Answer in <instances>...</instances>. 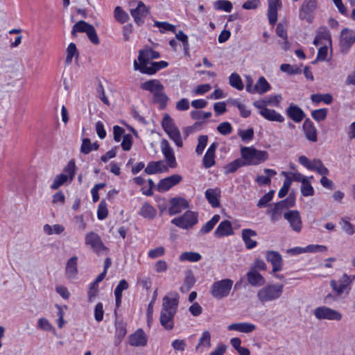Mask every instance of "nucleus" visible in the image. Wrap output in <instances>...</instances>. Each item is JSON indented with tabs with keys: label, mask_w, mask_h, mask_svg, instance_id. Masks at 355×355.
<instances>
[{
	"label": "nucleus",
	"mask_w": 355,
	"mask_h": 355,
	"mask_svg": "<svg viewBox=\"0 0 355 355\" xmlns=\"http://www.w3.org/2000/svg\"><path fill=\"white\" fill-rule=\"evenodd\" d=\"M182 179V176L178 174L165 178L159 181L157 186V189L159 192H165L179 184Z\"/></svg>",
	"instance_id": "obj_16"
},
{
	"label": "nucleus",
	"mask_w": 355,
	"mask_h": 355,
	"mask_svg": "<svg viewBox=\"0 0 355 355\" xmlns=\"http://www.w3.org/2000/svg\"><path fill=\"white\" fill-rule=\"evenodd\" d=\"M78 52L76 49V46L74 43H70L67 48V57L65 60V62L67 64H69L72 62V59L75 55L78 56Z\"/></svg>",
	"instance_id": "obj_51"
},
{
	"label": "nucleus",
	"mask_w": 355,
	"mask_h": 355,
	"mask_svg": "<svg viewBox=\"0 0 355 355\" xmlns=\"http://www.w3.org/2000/svg\"><path fill=\"white\" fill-rule=\"evenodd\" d=\"M282 99V96L280 94H277L275 96H269L266 100H259L256 101L255 102H263L266 103V107H267L268 105H278Z\"/></svg>",
	"instance_id": "obj_58"
},
{
	"label": "nucleus",
	"mask_w": 355,
	"mask_h": 355,
	"mask_svg": "<svg viewBox=\"0 0 355 355\" xmlns=\"http://www.w3.org/2000/svg\"><path fill=\"white\" fill-rule=\"evenodd\" d=\"M179 304V296L177 293H171V296H164L162 300L159 322L166 330H172L174 327V317L177 313Z\"/></svg>",
	"instance_id": "obj_1"
},
{
	"label": "nucleus",
	"mask_w": 355,
	"mask_h": 355,
	"mask_svg": "<svg viewBox=\"0 0 355 355\" xmlns=\"http://www.w3.org/2000/svg\"><path fill=\"white\" fill-rule=\"evenodd\" d=\"M115 336L118 340H119V342H121L127 334L126 324L122 320H116L115 322Z\"/></svg>",
	"instance_id": "obj_44"
},
{
	"label": "nucleus",
	"mask_w": 355,
	"mask_h": 355,
	"mask_svg": "<svg viewBox=\"0 0 355 355\" xmlns=\"http://www.w3.org/2000/svg\"><path fill=\"white\" fill-rule=\"evenodd\" d=\"M324 44H331V37L329 31L326 27H320L316 31V35L313 40L315 46Z\"/></svg>",
	"instance_id": "obj_21"
},
{
	"label": "nucleus",
	"mask_w": 355,
	"mask_h": 355,
	"mask_svg": "<svg viewBox=\"0 0 355 355\" xmlns=\"http://www.w3.org/2000/svg\"><path fill=\"white\" fill-rule=\"evenodd\" d=\"M300 191L303 196H312L314 194V189L311 184L310 180H307L300 187Z\"/></svg>",
	"instance_id": "obj_56"
},
{
	"label": "nucleus",
	"mask_w": 355,
	"mask_h": 355,
	"mask_svg": "<svg viewBox=\"0 0 355 355\" xmlns=\"http://www.w3.org/2000/svg\"><path fill=\"white\" fill-rule=\"evenodd\" d=\"M76 168L75 161L73 159H71L68 162L67 165L64 168V173H61L54 178L51 188L53 190L58 189L68 180L69 178L70 180H72L74 178Z\"/></svg>",
	"instance_id": "obj_4"
},
{
	"label": "nucleus",
	"mask_w": 355,
	"mask_h": 355,
	"mask_svg": "<svg viewBox=\"0 0 355 355\" xmlns=\"http://www.w3.org/2000/svg\"><path fill=\"white\" fill-rule=\"evenodd\" d=\"M78 257L74 256L70 258L67 263L65 274L67 278L73 279L78 274Z\"/></svg>",
	"instance_id": "obj_33"
},
{
	"label": "nucleus",
	"mask_w": 355,
	"mask_h": 355,
	"mask_svg": "<svg viewBox=\"0 0 355 355\" xmlns=\"http://www.w3.org/2000/svg\"><path fill=\"white\" fill-rule=\"evenodd\" d=\"M211 334L209 331H204L199 338L198 343L196 346V352H203L211 347Z\"/></svg>",
	"instance_id": "obj_27"
},
{
	"label": "nucleus",
	"mask_w": 355,
	"mask_h": 355,
	"mask_svg": "<svg viewBox=\"0 0 355 355\" xmlns=\"http://www.w3.org/2000/svg\"><path fill=\"white\" fill-rule=\"evenodd\" d=\"M242 239L248 249H252L257 245V242L252 237L257 236V232L251 229H243L241 232Z\"/></svg>",
	"instance_id": "obj_30"
},
{
	"label": "nucleus",
	"mask_w": 355,
	"mask_h": 355,
	"mask_svg": "<svg viewBox=\"0 0 355 355\" xmlns=\"http://www.w3.org/2000/svg\"><path fill=\"white\" fill-rule=\"evenodd\" d=\"M217 130L223 135H227L232 132V128L229 122H223L217 127Z\"/></svg>",
	"instance_id": "obj_64"
},
{
	"label": "nucleus",
	"mask_w": 355,
	"mask_h": 355,
	"mask_svg": "<svg viewBox=\"0 0 355 355\" xmlns=\"http://www.w3.org/2000/svg\"><path fill=\"white\" fill-rule=\"evenodd\" d=\"M342 230L348 235H353L355 232V226L352 224L347 217L342 218L340 221Z\"/></svg>",
	"instance_id": "obj_47"
},
{
	"label": "nucleus",
	"mask_w": 355,
	"mask_h": 355,
	"mask_svg": "<svg viewBox=\"0 0 355 355\" xmlns=\"http://www.w3.org/2000/svg\"><path fill=\"white\" fill-rule=\"evenodd\" d=\"M205 197L212 207H218L220 206L219 197L220 190L218 188L208 189L205 193Z\"/></svg>",
	"instance_id": "obj_31"
},
{
	"label": "nucleus",
	"mask_w": 355,
	"mask_h": 355,
	"mask_svg": "<svg viewBox=\"0 0 355 355\" xmlns=\"http://www.w3.org/2000/svg\"><path fill=\"white\" fill-rule=\"evenodd\" d=\"M215 154L206 152L203 157L202 163L206 168H209L215 164Z\"/></svg>",
	"instance_id": "obj_57"
},
{
	"label": "nucleus",
	"mask_w": 355,
	"mask_h": 355,
	"mask_svg": "<svg viewBox=\"0 0 355 355\" xmlns=\"http://www.w3.org/2000/svg\"><path fill=\"white\" fill-rule=\"evenodd\" d=\"M280 70L289 75L299 74L301 73L302 69L300 67L291 65L289 64H282L280 66Z\"/></svg>",
	"instance_id": "obj_50"
},
{
	"label": "nucleus",
	"mask_w": 355,
	"mask_h": 355,
	"mask_svg": "<svg viewBox=\"0 0 355 355\" xmlns=\"http://www.w3.org/2000/svg\"><path fill=\"white\" fill-rule=\"evenodd\" d=\"M284 207L282 206L279 202L275 204L274 207L268 210L267 214L270 215V218L272 222L279 220L282 216Z\"/></svg>",
	"instance_id": "obj_39"
},
{
	"label": "nucleus",
	"mask_w": 355,
	"mask_h": 355,
	"mask_svg": "<svg viewBox=\"0 0 355 355\" xmlns=\"http://www.w3.org/2000/svg\"><path fill=\"white\" fill-rule=\"evenodd\" d=\"M132 145V138L131 135L125 134L123 136V140L121 142V147L123 150L128 151L130 150Z\"/></svg>",
	"instance_id": "obj_63"
},
{
	"label": "nucleus",
	"mask_w": 355,
	"mask_h": 355,
	"mask_svg": "<svg viewBox=\"0 0 355 355\" xmlns=\"http://www.w3.org/2000/svg\"><path fill=\"white\" fill-rule=\"evenodd\" d=\"M195 282L196 279L194 276L191 271H189L184 278L183 284L180 287V291L182 293L188 292L193 287Z\"/></svg>",
	"instance_id": "obj_43"
},
{
	"label": "nucleus",
	"mask_w": 355,
	"mask_h": 355,
	"mask_svg": "<svg viewBox=\"0 0 355 355\" xmlns=\"http://www.w3.org/2000/svg\"><path fill=\"white\" fill-rule=\"evenodd\" d=\"M107 205L106 202L104 200H102L98 208L97 211V216L99 220H103L105 219L107 216Z\"/></svg>",
	"instance_id": "obj_61"
},
{
	"label": "nucleus",
	"mask_w": 355,
	"mask_h": 355,
	"mask_svg": "<svg viewBox=\"0 0 355 355\" xmlns=\"http://www.w3.org/2000/svg\"><path fill=\"white\" fill-rule=\"evenodd\" d=\"M241 155L245 166L259 165L268 159L267 151L259 150L254 147H242Z\"/></svg>",
	"instance_id": "obj_2"
},
{
	"label": "nucleus",
	"mask_w": 355,
	"mask_h": 355,
	"mask_svg": "<svg viewBox=\"0 0 355 355\" xmlns=\"http://www.w3.org/2000/svg\"><path fill=\"white\" fill-rule=\"evenodd\" d=\"M170 207L168 212L171 216H173L180 213L183 209L189 207V202L184 198L175 197L170 200Z\"/></svg>",
	"instance_id": "obj_15"
},
{
	"label": "nucleus",
	"mask_w": 355,
	"mask_h": 355,
	"mask_svg": "<svg viewBox=\"0 0 355 355\" xmlns=\"http://www.w3.org/2000/svg\"><path fill=\"white\" fill-rule=\"evenodd\" d=\"M85 244L90 245L92 250L96 253H99L101 251L106 250L100 236L94 232H89L86 234Z\"/></svg>",
	"instance_id": "obj_14"
},
{
	"label": "nucleus",
	"mask_w": 355,
	"mask_h": 355,
	"mask_svg": "<svg viewBox=\"0 0 355 355\" xmlns=\"http://www.w3.org/2000/svg\"><path fill=\"white\" fill-rule=\"evenodd\" d=\"M114 12L116 20L121 24L126 22L129 19L128 13H126L120 6H116Z\"/></svg>",
	"instance_id": "obj_52"
},
{
	"label": "nucleus",
	"mask_w": 355,
	"mask_h": 355,
	"mask_svg": "<svg viewBox=\"0 0 355 355\" xmlns=\"http://www.w3.org/2000/svg\"><path fill=\"white\" fill-rule=\"evenodd\" d=\"M313 314L315 317L320 320H328L340 321L342 319V314L339 311L325 306L315 309Z\"/></svg>",
	"instance_id": "obj_8"
},
{
	"label": "nucleus",
	"mask_w": 355,
	"mask_h": 355,
	"mask_svg": "<svg viewBox=\"0 0 355 355\" xmlns=\"http://www.w3.org/2000/svg\"><path fill=\"white\" fill-rule=\"evenodd\" d=\"M208 137L207 135H200L198 138V145L196 148V153L201 155L207 144Z\"/></svg>",
	"instance_id": "obj_55"
},
{
	"label": "nucleus",
	"mask_w": 355,
	"mask_h": 355,
	"mask_svg": "<svg viewBox=\"0 0 355 355\" xmlns=\"http://www.w3.org/2000/svg\"><path fill=\"white\" fill-rule=\"evenodd\" d=\"M230 85L238 90L243 89V84L240 76L236 73H233L229 78Z\"/></svg>",
	"instance_id": "obj_49"
},
{
	"label": "nucleus",
	"mask_w": 355,
	"mask_h": 355,
	"mask_svg": "<svg viewBox=\"0 0 355 355\" xmlns=\"http://www.w3.org/2000/svg\"><path fill=\"white\" fill-rule=\"evenodd\" d=\"M327 115V110L325 108L315 110L311 112L312 117L317 121H324Z\"/></svg>",
	"instance_id": "obj_60"
},
{
	"label": "nucleus",
	"mask_w": 355,
	"mask_h": 355,
	"mask_svg": "<svg viewBox=\"0 0 355 355\" xmlns=\"http://www.w3.org/2000/svg\"><path fill=\"white\" fill-rule=\"evenodd\" d=\"M140 88L153 93V95L164 90L163 85L157 79L150 80L141 83Z\"/></svg>",
	"instance_id": "obj_26"
},
{
	"label": "nucleus",
	"mask_w": 355,
	"mask_h": 355,
	"mask_svg": "<svg viewBox=\"0 0 355 355\" xmlns=\"http://www.w3.org/2000/svg\"><path fill=\"white\" fill-rule=\"evenodd\" d=\"M98 293V286L93 282L89 284L87 291L88 301L93 302Z\"/></svg>",
	"instance_id": "obj_59"
},
{
	"label": "nucleus",
	"mask_w": 355,
	"mask_h": 355,
	"mask_svg": "<svg viewBox=\"0 0 355 355\" xmlns=\"http://www.w3.org/2000/svg\"><path fill=\"white\" fill-rule=\"evenodd\" d=\"M161 150L163 153L164 158L171 168H175L177 165L175 157L174 155V151L172 147L170 146L169 142L163 139L161 141Z\"/></svg>",
	"instance_id": "obj_17"
},
{
	"label": "nucleus",
	"mask_w": 355,
	"mask_h": 355,
	"mask_svg": "<svg viewBox=\"0 0 355 355\" xmlns=\"http://www.w3.org/2000/svg\"><path fill=\"white\" fill-rule=\"evenodd\" d=\"M162 125L166 132L177 128L174 124L173 119L168 114H164Z\"/></svg>",
	"instance_id": "obj_54"
},
{
	"label": "nucleus",
	"mask_w": 355,
	"mask_h": 355,
	"mask_svg": "<svg viewBox=\"0 0 355 355\" xmlns=\"http://www.w3.org/2000/svg\"><path fill=\"white\" fill-rule=\"evenodd\" d=\"M92 26V24H89L83 20L78 21L73 25L71 31V35L73 36H76L78 32L86 33Z\"/></svg>",
	"instance_id": "obj_41"
},
{
	"label": "nucleus",
	"mask_w": 355,
	"mask_h": 355,
	"mask_svg": "<svg viewBox=\"0 0 355 355\" xmlns=\"http://www.w3.org/2000/svg\"><path fill=\"white\" fill-rule=\"evenodd\" d=\"M232 104L234 106L238 107V109L239 110V112H240V114L242 117L246 118L250 115V113H251L250 110L247 109V107L245 105L242 104L239 101H237V100L234 101Z\"/></svg>",
	"instance_id": "obj_62"
},
{
	"label": "nucleus",
	"mask_w": 355,
	"mask_h": 355,
	"mask_svg": "<svg viewBox=\"0 0 355 355\" xmlns=\"http://www.w3.org/2000/svg\"><path fill=\"white\" fill-rule=\"evenodd\" d=\"M283 288L280 284H268L257 291V298L262 304L277 300L282 296Z\"/></svg>",
	"instance_id": "obj_3"
},
{
	"label": "nucleus",
	"mask_w": 355,
	"mask_h": 355,
	"mask_svg": "<svg viewBox=\"0 0 355 355\" xmlns=\"http://www.w3.org/2000/svg\"><path fill=\"white\" fill-rule=\"evenodd\" d=\"M130 12L134 18L135 22L138 25H142L145 18L150 13L149 8L142 2L138 1L136 8H131Z\"/></svg>",
	"instance_id": "obj_12"
},
{
	"label": "nucleus",
	"mask_w": 355,
	"mask_h": 355,
	"mask_svg": "<svg viewBox=\"0 0 355 355\" xmlns=\"http://www.w3.org/2000/svg\"><path fill=\"white\" fill-rule=\"evenodd\" d=\"M233 281L230 279H224L213 283L211 293L216 299H223L226 297L232 287Z\"/></svg>",
	"instance_id": "obj_5"
},
{
	"label": "nucleus",
	"mask_w": 355,
	"mask_h": 355,
	"mask_svg": "<svg viewBox=\"0 0 355 355\" xmlns=\"http://www.w3.org/2000/svg\"><path fill=\"white\" fill-rule=\"evenodd\" d=\"M168 63L166 61L152 62L146 66H141L137 60H135L133 63L134 69L139 71L142 73L153 75L157 71L166 67Z\"/></svg>",
	"instance_id": "obj_11"
},
{
	"label": "nucleus",
	"mask_w": 355,
	"mask_h": 355,
	"mask_svg": "<svg viewBox=\"0 0 355 355\" xmlns=\"http://www.w3.org/2000/svg\"><path fill=\"white\" fill-rule=\"evenodd\" d=\"M253 105L259 110V114L266 120L282 123L284 121V116L274 110L268 109L263 102H254Z\"/></svg>",
	"instance_id": "obj_10"
},
{
	"label": "nucleus",
	"mask_w": 355,
	"mask_h": 355,
	"mask_svg": "<svg viewBox=\"0 0 355 355\" xmlns=\"http://www.w3.org/2000/svg\"><path fill=\"white\" fill-rule=\"evenodd\" d=\"M220 218V215H214L211 220L207 221L200 230V234H205L210 232Z\"/></svg>",
	"instance_id": "obj_42"
},
{
	"label": "nucleus",
	"mask_w": 355,
	"mask_h": 355,
	"mask_svg": "<svg viewBox=\"0 0 355 355\" xmlns=\"http://www.w3.org/2000/svg\"><path fill=\"white\" fill-rule=\"evenodd\" d=\"M316 7V0H304L300 9V18L311 21V13L315 10Z\"/></svg>",
	"instance_id": "obj_19"
},
{
	"label": "nucleus",
	"mask_w": 355,
	"mask_h": 355,
	"mask_svg": "<svg viewBox=\"0 0 355 355\" xmlns=\"http://www.w3.org/2000/svg\"><path fill=\"white\" fill-rule=\"evenodd\" d=\"M162 166L166 168L162 161L150 162L146 167L145 172L149 175L160 173L163 171Z\"/></svg>",
	"instance_id": "obj_38"
},
{
	"label": "nucleus",
	"mask_w": 355,
	"mask_h": 355,
	"mask_svg": "<svg viewBox=\"0 0 355 355\" xmlns=\"http://www.w3.org/2000/svg\"><path fill=\"white\" fill-rule=\"evenodd\" d=\"M266 259L272 266V272H276L282 270V255L276 251H268L266 252Z\"/></svg>",
	"instance_id": "obj_22"
},
{
	"label": "nucleus",
	"mask_w": 355,
	"mask_h": 355,
	"mask_svg": "<svg viewBox=\"0 0 355 355\" xmlns=\"http://www.w3.org/2000/svg\"><path fill=\"white\" fill-rule=\"evenodd\" d=\"M286 114L293 121L296 123L302 121L305 117V114L303 110L293 103H291L287 108Z\"/></svg>",
	"instance_id": "obj_28"
},
{
	"label": "nucleus",
	"mask_w": 355,
	"mask_h": 355,
	"mask_svg": "<svg viewBox=\"0 0 355 355\" xmlns=\"http://www.w3.org/2000/svg\"><path fill=\"white\" fill-rule=\"evenodd\" d=\"M282 7V1L268 0V17L271 25H274L277 20V8Z\"/></svg>",
	"instance_id": "obj_29"
},
{
	"label": "nucleus",
	"mask_w": 355,
	"mask_h": 355,
	"mask_svg": "<svg viewBox=\"0 0 355 355\" xmlns=\"http://www.w3.org/2000/svg\"><path fill=\"white\" fill-rule=\"evenodd\" d=\"M270 88V85L266 79L263 76H261L254 85V93L262 94L268 92Z\"/></svg>",
	"instance_id": "obj_36"
},
{
	"label": "nucleus",
	"mask_w": 355,
	"mask_h": 355,
	"mask_svg": "<svg viewBox=\"0 0 355 355\" xmlns=\"http://www.w3.org/2000/svg\"><path fill=\"white\" fill-rule=\"evenodd\" d=\"M201 255L198 252H184L180 256V261H189L191 262H197L201 259Z\"/></svg>",
	"instance_id": "obj_46"
},
{
	"label": "nucleus",
	"mask_w": 355,
	"mask_h": 355,
	"mask_svg": "<svg viewBox=\"0 0 355 355\" xmlns=\"http://www.w3.org/2000/svg\"><path fill=\"white\" fill-rule=\"evenodd\" d=\"M311 171H316L318 174L321 175H329V169L324 166L323 163L320 159H315L313 160V163L311 166L310 167Z\"/></svg>",
	"instance_id": "obj_37"
},
{
	"label": "nucleus",
	"mask_w": 355,
	"mask_h": 355,
	"mask_svg": "<svg viewBox=\"0 0 355 355\" xmlns=\"http://www.w3.org/2000/svg\"><path fill=\"white\" fill-rule=\"evenodd\" d=\"M245 166V163L243 162L242 158H238L233 162L227 164L225 167V173H232L237 171L238 168Z\"/></svg>",
	"instance_id": "obj_40"
},
{
	"label": "nucleus",
	"mask_w": 355,
	"mask_h": 355,
	"mask_svg": "<svg viewBox=\"0 0 355 355\" xmlns=\"http://www.w3.org/2000/svg\"><path fill=\"white\" fill-rule=\"evenodd\" d=\"M198 221V214L192 211H187L179 217H176L171 220V223L177 227L188 230L193 227Z\"/></svg>",
	"instance_id": "obj_6"
},
{
	"label": "nucleus",
	"mask_w": 355,
	"mask_h": 355,
	"mask_svg": "<svg viewBox=\"0 0 355 355\" xmlns=\"http://www.w3.org/2000/svg\"><path fill=\"white\" fill-rule=\"evenodd\" d=\"M214 7L216 10L227 12H230L233 8L232 3L227 0H217L214 3Z\"/></svg>",
	"instance_id": "obj_45"
},
{
	"label": "nucleus",
	"mask_w": 355,
	"mask_h": 355,
	"mask_svg": "<svg viewBox=\"0 0 355 355\" xmlns=\"http://www.w3.org/2000/svg\"><path fill=\"white\" fill-rule=\"evenodd\" d=\"M234 234L232 223L230 220H225L220 223L214 232L216 238H222Z\"/></svg>",
	"instance_id": "obj_24"
},
{
	"label": "nucleus",
	"mask_w": 355,
	"mask_h": 355,
	"mask_svg": "<svg viewBox=\"0 0 355 355\" xmlns=\"http://www.w3.org/2000/svg\"><path fill=\"white\" fill-rule=\"evenodd\" d=\"M229 331H237L241 333H251L256 329V326L248 322L233 323L227 327Z\"/></svg>",
	"instance_id": "obj_32"
},
{
	"label": "nucleus",
	"mask_w": 355,
	"mask_h": 355,
	"mask_svg": "<svg viewBox=\"0 0 355 355\" xmlns=\"http://www.w3.org/2000/svg\"><path fill=\"white\" fill-rule=\"evenodd\" d=\"M302 128L307 140L311 142H316L318 141L317 129L309 119H306L304 121Z\"/></svg>",
	"instance_id": "obj_20"
},
{
	"label": "nucleus",
	"mask_w": 355,
	"mask_h": 355,
	"mask_svg": "<svg viewBox=\"0 0 355 355\" xmlns=\"http://www.w3.org/2000/svg\"><path fill=\"white\" fill-rule=\"evenodd\" d=\"M354 279V275H348L344 273L338 281L335 279L331 280L330 286L338 295H341L345 290L350 288L349 286Z\"/></svg>",
	"instance_id": "obj_7"
},
{
	"label": "nucleus",
	"mask_w": 355,
	"mask_h": 355,
	"mask_svg": "<svg viewBox=\"0 0 355 355\" xmlns=\"http://www.w3.org/2000/svg\"><path fill=\"white\" fill-rule=\"evenodd\" d=\"M159 57V53L152 49H141L139 51L137 62L141 66H146L151 62L150 60Z\"/></svg>",
	"instance_id": "obj_18"
},
{
	"label": "nucleus",
	"mask_w": 355,
	"mask_h": 355,
	"mask_svg": "<svg viewBox=\"0 0 355 355\" xmlns=\"http://www.w3.org/2000/svg\"><path fill=\"white\" fill-rule=\"evenodd\" d=\"M139 214L146 219L153 220L156 217L157 210L148 202H145L141 205Z\"/></svg>",
	"instance_id": "obj_34"
},
{
	"label": "nucleus",
	"mask_w": 355,
	"mask_h": 355,
	"mask_svg": "<svg viewBox=\"0 0 355 355\" xmlns=\"http://www.w3.org/2000/svg\"><path fill=\"white\" fill-rule=\"evenodd\" d=\"M129 343L134 347H144L147 344V337L144 330L137 329L129 337Z\"/></svg>",
	"instance_id": "obj_23"
},
{
	"label": "nucleus",
	"mask_w": 355,
	"mask_h": 355,
	"mask_svg": "<svg viewBox=\"0 0 355 355\" xmlns=\"http://www.w3.org/2000/svg\"><path fill=\"white\" fill-rule=\"evenodd\" d=\"M354 42L355 31L347 28L343 29L340 33L339 42L340 52L343 54L347 53Z\"/></svg>",
	"instance_id": "obj_9"
},
{
	"label": "nucleus",
	"mask_w": 355,
	"mask_h": 355,
	"mask_svg": "<svg viewBox=\"0 0 355 355\" xmlns=\"http://www.w3.org/2000/svg\"><path fill=\"white\" fill-rule=\"evenodd\" d=\"M284 218L289 223L291 229L295 232L302 230V222L300 212L297 210H288L284 214Z\"/></svg>",
	"instance_id": "obj_13"
},
{
	"label": "nucleus",
	"mask_w": 355,
	"mask_h": 355,
	"mask_svg": "<svg viewBox=\"0 0 355 355\" xmlns=\"http://www.w3.org/2000/svg\"><path fill=\"white\" fill-rule=\"evenodd\" d=\"M248 283L252 286H261L264 285L265 278L254 268H250L246 274Z\"/></svg>",
	"instance_id": "obj_25"
},
{
	"label": "nucleus",
	"mask_w": 355,
	"mask_h": 355,
	"mask_svg": "<svg viewBox=\"0 0 355 355\" xmlns=\"http://www.w3.org/2000/svg\"><path fill=\"white\" fill-rule=\"evenodd\" d=\"M264 173L266 175H258L255 180L256 182L259 185H268L271 182L270 178L275 175L277 172L275 170L266 168L264 169Z\"/></svg>",
	"instance_id": "obj_35"
},
{
	"label": "nucleus",
	"mask_w": 355,
	"mask_h": 355,
	"mask_svg": "<svg viewBox=\"0 0 355 355\" xmlns=\"http://www.w3.org/2000/svg\"><path fill=\"white\" fill-rule=\"evenodd\" d=\"M167 135L172 139L175 145L178 147H182L183 145V142L181 138V134L179 129L177 128L171 130L170 131L166 132Z\"/></svg>",
	"instance_id": "obj_48"
},
{
	"label": "nucleus",
	"mask_w": 355,
	"mask_h": 355,
	"mask_svg": "<svg viewBox=\"0 0 355 355\" xmlns=\"http://www.w3.org/2000/svg\"><path fill=\"white\" fill-rule=\"evenodd\" d=\"M154 26L159 28L160 32L162 33L165 31L175 33L176 31L175 26L174 25H172L166 21H155L154 22Z\"/></svg>",
	"instance_id": "obj_53"
}]
</instances>
